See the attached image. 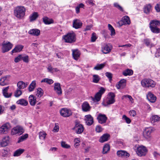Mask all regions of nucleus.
<instances>
[{
    "mask_svg": "<svg viewBox=\"0 0 160 160\" xmlns=\"http://www.w3.org/2000/svg\"><path fill=\"white\" fill-rule=\"evenodd\" d=\"M21 60L25 62L28 63L29 62V58L28 55H21Z\"/></svg>",
    "mask_w": 160,
    "mask_h": 160,
    "instance_id": "obj_49",
    "label": "nucleus"
},
{
    "mask_svg": "<svg viewBox=\"0 0 160 160\" xmlns=\"http://www.w3.org/2000/svg\"><path fill=\"white\" fill-rule=\"evenodd\" d=\"M18 104H20L23 106H26L28 104V102L24 99L18 100L16 102Z\"/></svg>",
    "mask_w": 160,
    "mask_h": 160,
    "instance_id": "obj_31",
    "label": "nucleus"
},
{
    "mask_svg": "<svg viewBox=\"0 0 160 160\" xmlns=\"http://www.w3.org/2000/svg\"><path fill=\"white\" fill-rule=\"evenodd\" d=\"M9 88V87L8 86L4 88L2 90L3 94L4 97L6 98H9L12 95V93H11L9 94L8 93Z\"/></svg>",
    "mask_w": 160,
    "mask_h": 160,
    "instance_id": "obj_27",
    "label": "nucleus"
},
{
    "mask_svg": "<svg viewBox=\"0 0 160 160\" xmlns=\"http://www.w3.org/2000/svg\"><path fill=\"white\" fill-rule=\"evenodd\" d=\"M53 82L54 81L52 79L48 78H45L42 79L41 81V82H45L49 84H52L53 83Z\"/></svg>",
    "mask_w": 160,
    "mask_h": 160,
    "instance_id": "obj_43",
    "label": "nucleus"
},
{
    "mask_svg": "<svg viewBox=\"0 0 160 160\" xmlns=\"http://www.w3.org/2000/svg\"><path fill=\"white\" fill-rule=\"evenodd\" d=\"M28 85L27 83H25L22 81H20L18 82L17 84L18 88L20 89H24L26 88Z\"/></svg>",
    "mask_w": 160,
    "mask_h": 160,
    "instance_id": "obj_26",
    "label": "nucleus"
},
{
    "mask_svg": "<svg viewBox=\"0 0 160 160\" xmlns=\"http://www.w3.org/2000/svg\"><path fill=\"white\" fill-rule=\"evenodd\" d=\"M126 81V80L125 79L121 80L119 82L118 84L117 85V88L119 89L122 86H125Z\"/></svg>",
    "mask_w": 160,
    "mask_h": 160,
    "instance_id": "obj_36",
    "label": "nucleus"
},
{
    "mask_svg": "<svg viewBox=\"0 0 160 160\" xmlns=\"http://www.w3.org/2000/svg\"><path fill=\"white\" fill-rule=\"evenodd\" d=\"M10 128L11 126L9 123H7L4 124L0 127V134H6Z\"/></svg>",
    "mask_w": 160,
    "mask_h": 160,
    "instance_id": "obj_9",
    "label": "nucleus"
},
{
    "mask_svg": "<svg viewBox=\"0 0 160 160\" xmlns=\"http://www.w3.org/2000/svg\"><path fill=\"white\" fill-rule=\"evenodd\" d=\"M82 109L84 112H88L90 110L91 107L87 102H83L82 105Z\"/></svg>",
    "mask_w": 160,
    "mask_h": 160,
    "instance_id": "obj_20",
    "label": "nucleus"
},
{
    "mask_svg": "<svg viewBox=\"0 0 160 160\" xmlns=\"http://www.w3.org/2000/svg\"><path fill=\"white\" fill-rule=\"evenodd\" d=\"M152 11V6L150 4L146 5L144 8V12L147 14L150 13Z\"/></svg>",
    "mask_w": 160,
    "mask_h": 160,
    "instance_id": "obj_23",
    "label": "nucleus"
},
{
    "mask_svg": "<svg viewBox=\"0 0 160 160\" xmlns=\"http://www.w3.org/2000/svg\"><path fill=\"white\" fill-rule=\"evenodd\" d=\"M160 5L159 4V3L157 4L155 7V9L156 11L157 12H160Z\"/></svg>",
    "mask_w": 160,
    "mask_h": 160,
    "instance_id": "obj_60",
    "label": "nucleus"
},
{
    "mask_svg": "<svg viewBox=\"0 0 160 160\" xmlns=\"http://www.w3.org/2000/svg\"><path fill=\"white\" fill-rule=\"evenodd\" d=\"M141 83L143 87H151L153 88L154 87L155 85L154 82L150 79H145L142 80Z\"/></svg>",
    "mask_w": 160,
    "mask_h": 160,
    "instance_id": "obj_5",
    "label": "nucleus"
},
{
    "mask_svg": "<svg viewBox=\"0 0 160 160\" xmlns=\"http://www.w3.org/2000/svg\"><path fill=\"white\" fill-rule=\"evenodd\" d=\"M108 28L111 31V35L112 36H114L115 34V30L112 26L110 24L108 25Z\"/></svg>",
    "mask_w": 160,
    "mask_h": 160,
    "instance_id": "obj_42",
    "label": "nucleus"
},
{
    "mask_svg": "<svg viewBox=\"0 0 160 160\" xmlns=\"http://www.w3.org/2000/svg\"><path fill=\"white\" fill-rule=\"evenodd\" d=\"M47 69L48 70V71L49 72H50L51 73H53V68H52V67L50 65H48V67L47 68Z\"/></svg>",
    "mask_w": 160,
    "mask_h": 160,
    "instance_id": "obj_62",
    "label": "nucleus"
},
{
    "mask_svg": "<svg viewBox=\"0 0 160 160\" xmlns=\"http://www.w3.org/2000/svg\"><path fill=\"white\" fill-rule=\"evenodd\" d=\"M112 49V46L110 44H104L102 48V51L104 54L109 53Z\"/></svg>",
    "mask_w": 160,
    "mask_h": 160,
    "instance_id": "obj_13",
    "label": "nucleus"
},
{
    "mask_svg": "<svg viewBox=\"0 0 160 160\" xmlns=\"http://www.w3.org/2000/svg\"><path fill=\"white\" fill-rule=\"evenodd\" d=\"M21 60V55H19L17 57L15 58L14 62H18Z\"/></svg>",
    "mask_w": 160,
    "mask_h": 160,
    "instance_id": "obj_58",
    "label": "nucleus"
},
{
    "mask_svg": "<svg viewBox=\"0 0 160 160\" xmlns=\"http://www.w3.org/2000/svg\"><path fill=\"white\" fill-rule=\"evenodd\" d=\"M100 80V78L98 75H93L92 81L93 82L97 83Z\"/></svg>",
    "mask_w": 160,
    "mask_h": 160,
    "instance_id": "obj_46",
    "label": "nucleus"
},
{
    "mask_svg": "<svg viewBox=\"0 0 160 160\" xmlns=\"http://www.w3.org/2000/svg\"><path fill=\"white\" fill-rule=\"evenodd\" d=\"M38 16V15L37 12H34L29 17L30 22H32L35 20Z\"/></svg>",
    "mask_w": 160,
    "mask_h": 160,
    "instance_id": "obj_35",
    "label": "nucleus"
},
{
    "mask_svg": "<svg viewBox=\"0 0 160 160\" xmlns=\"http://www.w3.org/2000/svg\"><path fill=\"white\" fill-rule=\"evenodd\" d=\"M36 97L32 95H30L29 97V101L30 104L32 106H34L36 102Z\"/></svg>",
    "mask_w": 160,
    "mask_h": 160,
    "instance_id": "obj_25",
    "label": "nucleus"
},
{
    "mask_svg": "<svg viewBox=\"0 0 160 160\" xmlns=\"http://www.w3.org/2000/svg\"><path fill=\"white\" fill-rule=\"evenodd\" d=\"M105 66V63L98 64L94 68V69L96 70H99L102 69Z\"/></svg>",
    "mask_w": 160,
    "mask_h": 160,
    "instance_id": "obj_47",
    "label": "nucleus"
},
{
    "mask_svg": "<svg viewBox=\"0 0 160 160\" xmlns=\"http://www.w3.org/2000/svg\"><path fill=\"white\" fill-rule=\"evenodd\" d=\"M10 76L9 75H7L2 78L0 79V85L3 86L8 84V78Z\"/></svg>",
    "mask_w": 160,
    "mask_h": 160,
    "instance_id": "obj_15",
    "label": "nucleus"
},
{
    "mask_svg": "<svg viewBox=\"0 0 160 160\" xmlns=\"http://www.w3.org/2000/svg\"><path fill=\"white\" fill-rule=\"evenodd\" d=\"M160 25V21L156 20H151L149 23V28L152 32L153 33H160V28L158 26Z\"/></svg>",
    "mask_w": 160,
    "mask_h": 160,
    "instance_id": "obj_2",
    "label": "nucleus"
},
{
    "mask_svg": "<svg viewBox=\"0 0 160 160\" xmlns=\"http://www.w3.org/2000/svg\"><path fill=\"white\" fill-rule=\"evenodd\" d=\"M9 142V136H7L4 138L0 142V144L2 147L7 146Z\"/></svg>",
    "mask_w": 160,
    "mask_h": 160,
    "instance_id": "obj_22",
    "label": "nucleus"
},
{
    "mask_svg": "<svg viewBox=\"0 0 160 160\" xmlns=\"http://www.w3.org/2000/svg\"><path fill=\"white\" fill-rule=\"evenodd\" d=\"M110 147L109 146L108 144H105L103 148V154H106L107 153L108 151L109 150Z\"/></svg>",
    "mask_w": 160,
    "mask_h": 160,
    "instance_id": "obj_44",
    "label": "nucleus"
},
{
    "mask_svg": "<svg viewBox=\"0 0 160 160\" xmlns=\"http://www.w3.org/2000/svg\"><path fill=\"white\" fill-rule=\"evenodd\" d=\"M62 39L67 43H72L75 42L76 35L74 33H68L63 36Z\"/></svg>",
    "mask_w": 160,
    "mask_h": 160,
    "instance_id": "obj_3",
    "label": "nucleus"
},
{
    "mask_svg": "<svg viewBox=\"0 0 160 160\" xmlns=\"http://www.w3.org/2000/svg\"><path fill=\"white\" fill-rule=\"evenodd\" d=\"M122 21L124 24H129L130 23L129 18L127 16L123 17Z\"/></svg>",
    "mask_w": 160,
    "mask_h": 160,
    "instance_id": "obj_33",
    "label": "nucleus"
},
{
    "mask_svg": "<svg viewBox=\"0 0 160 160\" xmlns=\"http://www.w3.org/2000/svg\"><path fill=\"white\" fill-rule=\"evenodd\" d=\"M124 98H128L131 102H132V101L133 100V99L132 97L131 96L128 95L123 96H122V99H123Z\"/></svg>",
    "mask_w": 160,
    "mask_h": 160,
    "instance_id": "obj_61",
    "label": "nucleus"
},
{
    "mask_svg": "<svg viewBox=\"0 0 160 160\" xmlns=\"http://www.w3.org/2000/svg\"><path fill=\"white\" fill-rule=\"evenodd\" d=\"M105 75L109 79V82H111L112 80V74L110 72H107L105 73Z\"/></svg>",
    "mask_w": 160,
    "mask_h": 160,
    "instance_id": "obj_51",
    "label": "nucleus"
},
{
    "mask_svg": "<svg viewBox=\"0 0 160 160\" xmlns=\"http://www.w3.org/2000/svg\"><path fill=\"white\" fill-rule=\"evenodd\" d=\"M98 122L101 124L105 123L107 119V118L104 114H100L97 117Z\"/></svg>",
    "mask_w": 160,
    "mask_h": 160,
    "instance_id": "obj_14",
    "label": "nucleus"
},
{
    "mask_svg": "<svg viewBox=\"0 0 160 160\" xmlns=\"http://www.w3.org/2000/svg\"><path fill=\"white\" fill-rule=\"evenodd\" d=\"M72 129L75 130L77 133L80 134L83 132L84 127L78 121L76 120L75 122V126L72 128Z\"/></svg>",
    "mask_w": 160,
    "mask_h": 160,
    "instance_id": "obj_7",
    "label": "nucleus"
},
{
    "mask_svg": "<svg viewBox=\"0 0 160 160\" xmlns=\"http://www.w3.org/2000/svg\"><path fill=\"white\" fill-rule=\"evenodd\" d=\"M26 12V9L23 6L17 7L14 11V15L18 18L21 19L23 18Z\"/></svg>",
    "mask_w": 160,
    "mask_h": 160,
    "instance_id": "obj_1",
    "label": "nucleus"
},
{
    "mask_svg": "<svg viewBox=\"0 0 160 160\" xmlns=\"http://www.w3.org/2000/svg\"><path fill=\"white\" fill-rule=\"evenodd\" d=\"M154 130V129L151 127L146 128L143 132V136L147 139H150L151 137V133Z\"/></svg>",
    "mask_w": 160,
    "mask_h": 160,
    "instance_id": "obj_6",
    "label": "nucleus"
},
{
    "mask_svg": "<svg viewBox=\"0 0 160 160\" xmlns=\"http://www.w3.org/2000/svg\"><path fill=\"white\" fill-rule=\"evenodd\" d=\"M110 137V135L108 133H105L99 139V141L102 143L107 141Z\"/></svg>",
    "mask_w": 160,
    "mask_h": 160,
    "instance_id": "obj_24",
    "label": "nucleus"
},
{
    "mask_svg": "<svg viewBox=\"0 0 160 160\" xmlns=\"http://www.w3.org/2000/svg\"><path fill=\"white\" fill-rule=\"evenodd\" d=\"M46 135V133L43 131L40 132L39 133V138L41 139H44L45 138Z\"/></svg>",
    "mask_w": 160,
    "mask_h": 160,
    "instance_id": "obj_48",
    "label": "nucleus"
},
{
    "mask_svg": "<svg viewBox=\"0 0 160 160\" xmlns=\"http://www.w3.org/2000/svg\"><path fill=\"white\" fill-rule=\"evenodd\" d=\"M36 81H33L29 85L28 89L29 92L33 91L36 87Z\"/></svg>",
    "mask_w": 160,
    "mask_h": 160,
    "instance_id": "obj_37",
    "label": "nucleus"
},
{
    "mask_svg": "<svg viewBox=\"0 0 160 160\" xmlns=\"http://www.w3.org/2000/svg\"><path fill=\"white\" fill-rule=\"evenodd\" d=\"M117 154L119 157H128L129 155L127 152L122 150L118 151Z\"/></svg>",
    "mask_w": 160,
    "mask_h": 160,
    "instance_id": "obj_32",
    "label": "nucleus"
},
{
    "mask_svg": "<svg viewBox=\"0 0 160 160\" xmlns=\"http://www.w3.org/2000/svg\"><path fill=\"white\" fill-rule=\"evenodd\" d=\"M114 7L117 8L120 11H123V9L122 7H121L120 5H119L118 3H115L114 4Z\"/></svg>",
    "mask_w": 160,
    "mask_h": 160,
    "instance_id": "obj_57",
    "label": "nucleus"
},
{
    "mask_svg": "<svg viewBox=\"0 0 160 160\" xmlns=\"http://www.w3.org/2000/svg\"><path fill=\"white\" fill-rule=\"evenodd\" d=\"M147 152V149L143 146H140L137 148V153L140 157L145 156Z\"/></svg>",
    "mask_w": 160,
    "mask_h": 160,
    "instance_id": "obj_10",
    "label": "nucleus"
},
{
    "mask_svg": "<svg viewBox=\"0 0 160 160\" xmlns=\"http://www.w3.org/2000/svg\"><path fill=\"white\" fill-rule=\"evenodd\" d=\"M43 92L42 89L41 88H37L36 96L38 97H41L43 95Z\"/></svg>",
    "mask_w": 160,
    "mask_h": 160,
    "instance_id": "obj_41",
    "label": "nucleus"
},
{
    "mask_svg": "<svg viewBox=\"0 0 160 160\" xmlns=\"http://www.w3.org/2000/svg\"><path fill=\"white\" fill-rule=\"evenodd\" d=\"M105 89L101 87L99 91L95 95L94 97H91L92 100L93 102H97L99 101L101 98L102 95L104 92Z\"/></svg>",
    "mask_w": 160,
    "mask_h": 160,
    "instance_id": "obj_4",
    "label": "nucleus"
},
{
    "mask_svg": "<svg viewBox=\"0 0 160 160\" xmlns=\"http://www.w3.org/2000/svg\"><path fill=\"white\" fill-rule=\"evenodd\" d=\"M61 144L62 147L64 148H69L70 147V146L66 144L65 142H62Z\"/></svg>",
    "mask_w": 160,
    "mask_h": 160,
    "instance_id": "obj_53",
    "label": "nucleus"
},
{
    "mask_svg": "<svg viewBox=\"0 0 160 160\" xmlns=\"http://www.w3.org/2000/svg\"><path fill=\"white\" fill-rule=\"evenodd\" d=\"M2 53H5L8 51L12 48V45L9 42L5 43L4 41L2 44Z\"/></svg>",
    "mask_w": 160,
    "mask_h": 160,
    "instance_id": "obj_11",
    "label": "nucleus"
},
{
    "mask_svg": "<svg viewBox=\"0 0 160 160\" xmlns=\"http://www.w3.org/2000/svg\"><path fill=\"white\" fill-rule=\"evenodd\" d=\"M59 127L58 124L55 123L53 130L55 132H58L59 130Z\"/></svg>",
    "mask_w": 160,
    "mask_h": 160,
    "instance_id": "obj_63",
    "label": "nucleus"
},
{
    "mask_svg": "<svg viewBox=\"0 0 160 160\" xmlns=\"http://www.w3.org/2000/svg\"><path fill=\"white\" fill-rule=\"evenodd\" d=\"M86 122L88 125H91L93 122V118L90 115H88L85 116Z\"/></svg>",
    "mask_w": 160,
    "mask_h": 160,
    "instance_id": "obj_19",
    "label": "nucleus"
},
{
    "mask_svg": "<svg viewBox=\"0 0 160 160\" xmlns=\"http://www.w3.org/2000/svg\"><path fill=\"white\" fill-rule=\"evenodd\" d=\"M159 119V117H158V116L157 115H153L151 118V122L152 123L154 124V122L158 121Z\"/></svg>",
    "mask_w": 160,
    "mask_h": 160,
    "instance_id": "obj_38",
    "label": "nucleus"
},
{
    "mask_svg": "<svg viewBox=\"0 0 160 160\" xmlns=\"http://www.w3.org/2000/svg\"><path fill=\"white\" fill-rule=\"evenodd\" d=\"M72 55L74 59L75 60H77L79 58L80 55V52L78 49L72 50Z\"/></svg>",
    "mask_w": 160,
    "mask_h": 160,
    "instance_id": "obj_21",
    "label": "nucleus"
},
{
    "mask_svg": "<svg viewBox=\"0 0 160 160\" xmlns=\"http://www.w3.org/2000/svg\"><path fill=\"white\" fill-rule=\"evenodd\" d=\"M155 55L156 57L159 56L160 55V49L159 48L157 49V51L156 52Z\"/></svg>",
    "mask_w": 160,
    "mask_h": 160,
    "instance_id": "obj_64",
    "label": "nucleus"
},
{
    "mask_svg": "<svg viewBox=\"0 0 160 160\" xmlns=\"http://www.w3.org/2000/svg\"><path fill=\"white\" fill-rule=\"evenodd\" d=\"M82 25V22L79 19H75L73 21V27L75 29L80 28Z\"/></svg>",
    "mask_w": 160,
    "mask_h": 160,
    "instance_id": "obj_17",
    "label": "nucleus"
},
{
    "mask_svg": "<svg viewBox=\"0 0 160 160\" xmlns=\"http://www.w3.org/2000/svg\"><path fill=\"white\" fill-rule=\"evenodd\" d=\"M129 114L130 116L134 117L136 115V112L134 110H132L129 111Z\"/></svg>",
    "mask_w": 160,
    "mask_h": 160,
    "instance_id": "obj_55",
    "label": "nucleus"
},
{
    "mask_svg": "<svg viewBox=\"0 0 160 160\" xmlns=\"http://www.w3.org/2000/svg\"><path fill=\"white\" fill-rule=\"evenodd\" d=\"M144 42L148 46L149 45H151V47L153 46V44L151 43L150 40L149 39H144Z\"/></svg>",
    "mask_w": 160,
    "mask_h": 160,
    "instance_id": "obj_50",
    "label": "nucleus"
},
{
    "mask_svg": "<svg viewBox=\"0 0 160 160\" xmlns=\"http://www.w3.org/2000/svg\"><path fill=\"white\" fill-rule=\"evenodd\" d=\"M24 132V130L22 127L17 126L12 129L11 133L13 135L18 134V135H21Z\"/></svg>",
    "mask_w": 160,
    "mask_h": 160,
    "instance_id": "obj_8",
    "label": "nucleus"
},
{
    "mask_svg": "<svg viewBox=\"0 0 160 160\" xmlns=\"http://www.w3.org/2000/svg\"><path fill=\"white\" fill-rule=\"evenodd\" d=\"M54 90L55 91L58 95L62 94V91L60 86V84L59 83H56L54 84Z\"/></svg>",
    "mask_w": 160,
    "mask_h": 160,
    "instance_id": "obj_18",
    "label": "nucleus"
},
{
    "mask_svg": "<svg viewBox=\"0 0 160 160\" xmlns=\"http://www.w3.org/2000/svg\"><path fill=\"white\" fill-rule=\"evenodd\" d=\"M97 39V38L96 36V34L94 33H92L91 37V41L92 42H94Z\"/></svg>",
    "mask_w": 160,
    "mask_h": 160,
    "instance_id": "obj_59",
    "label": "nucleus"
},
{
    "mask_svg": "<svg viewBox=\"0 0 160 160\" xmlns=\"http://www.w3.org/2000/svg\"><path fill=\"white\" fill-rule=\"evenodd\" d=\"M28 135L27 134H25L24 135H22V136H20L18 138V140L17 142L19 143L23 142L24 140H25L27 138H28Z\"/></svg>",
    "mask_w": 160,
    "mask_h": 160,
    "instance_id": "obj_40",
    "label": "nucleus"
},
{
    "mask_svg": "<svg viewBox=\"0 0 160 160\" xmlns=\"http://www.w3.org/2000/svg\"><path fill=\"white\" fill-rule=\"evenodd\" d=\"M103 129L100 126H97L96 128V131L98 132H100L102 131Z\"/></svg>",
    "mask_w": 160,
    "mask_h": 160,
    "instance_id": "obj_56",
    "label": "nucleus"
},
{
    "mask_svg": "<svg viewBox=\"0 0 160 160\" xmlns=\"http://www.w3.org/2000/svg\"><path fill=\"white\" fill-rule=\"evenodd\" d=\"M133 73V71L129 69H126L122 72V74L125 76H131L132 75Z\"/></svg>",
    "mask_w": 160,
    "mask_h": 160,
    "instance_id": "obj_30",
    "label": "nucleus"
},
{
    "mask_svg": "<svg viewBox=\"0 0 160 160\" xmlns=\"http://www.w3.org/2000/svg\"><path fill=\"white\" fill-rule=\"evenodd\" d=\"M122 118L125 120L126 121V122L128 124H129L131 122V119L127 117L125 115H123L122 116Z\"/></svg>",
    "mask_w": 160,
    "mask_h": 160,
    "instance_id": "obj_52",
    "label": "nucleus"
},
{
    "mask_svg": "<svg viewBox=\"0 0 160 160\" xmlns=\"http://www.w3.org/2000/svg\"><path fill=\"white\" fill-rule=\"evenodd\" d=\"M115 102V99H111L110 98L106 102L107 105H110L113 103Z\"/></svg>",
    "mask_w": 160,
    "mask_h": 160,
    "instance_id": "obj_54",
    "label": "nucleus"
},
{
    "mask_svg": "<svg viewBox=\"0 0 160 160\" xmlns=\"http://www.w3.org/2000/svg\"><path fill=\"white\" fill-rule=\"evenodd\" d=\"M61 115L64 117H68L71 116L72 113L71 111L67 108H62L60 111Z\"/></svg>",
    "mask_w": 160,
    "mask_h": 160,
    "instance_id": "obj_12",
    "label": "nucleus"
},
{
    "mask_svg": "<svg viewBox=\"0 0 160 160\" xmlns=\"http://www.w3.org/2000/svg\"><path fill=\"white\" fill-rule=\"evenodd\" d=\"M147 98L149 101L152 103L154 102L157 98L151 92H148L147 95Z\"/></svg>",
    "mask_w": 160,
    "mask_h": 160,
    "instance_id": "obj_16",
    "label": "nucleus"
},
{
    "mask_svg": "<svg viewBox=\"0 0 160 160\" xmlns=\"http://www.w3.org/2000/svg\"><path fill=\"white\" fill-rule=\"evenodd\" d=\"M28 33L34 36H38L40 34V31L37 29H33L29 30Z\"/></svg>",
    "mask_w": 160,
    "mask_h": 160,
    "instance_id": "obj_29",
    "label": "nucleus"
},
{
    "mask_svg": "<svg viewBox=\"0 0 160 160\" xmlns=\"http://www.w3.org/2000/svg\"><path fill=\"white\" fill-rule=\"evenodd\" d=\"M43 22L46 24H49L53 22V20L50 19L47 17H45L43 18Z\"/></svg>",
    "mask_w": 160,
    "mask_h": 160,
    "instance_id": "obj_39",
    "label": "nucleus"
},
{
    "mask_svg": "<svg viewBox=\"0 0 160 160\" xmlns=\"http://www.w3.org/2000/svg\"><path fill=\"white\" fill-rule=\"evenodd\" d=\"M19 89L17 88L14 93V95L16 97H18L22 93V91Z\"/></svg>",
    "mask_w": 160,
    "mask_h": 160,
    "instance_id": "obj_45",
    "label": "nucleus"
},
{
    "mask_svg": "<svg viewBox=\"0 0 160 160\" xmlns=\"http://www.w3.org/2000/svg\"><path fill=\"white\" fill-rule=\"evenodd\" d=\"M23 48V46L21 45L17 46L11 52L12 54L13 53H16L20 52Z\"/></svg>",
    "mask_w": 160,
    "mask_h": 160,
    "instance_id": "obj_28",
    "label": "nucleus"
},
{
    "mask_svg": "<svg viewBox=\"0 0 160 160\" xmlns=\"http://www.w3.org/2000/svg\"><path fill=\"white\" fill-rule=\"evenodd\" d=\"M24 151V149H19L16 150L13 153V156L14 157H18Z\"/></svg>",
    "mask_w": 160,
    "mask_h": 160,
    "instance_id": "obj_34",
    "label": "nucleus"
}]
</instances>
